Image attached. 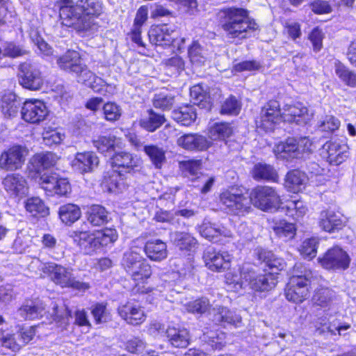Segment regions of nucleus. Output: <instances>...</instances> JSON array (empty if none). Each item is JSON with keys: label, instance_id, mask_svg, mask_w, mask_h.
<instances>
[{"label": "nucleus", "instance_id": "nucleus-14", "mask_svg": "<svg viewBox=\"0 0 356 356\" xmlns=\"http://www.w3.org/2000/svg\"><path fill=\"white\" fill-rule=\"evenodd\" d=\"M21 113L25 121L37 124L46 118L48 110L43 102L38 99H30L24 103Z\"/></svg>", "mask_w": 356, "mask_h": 356}, {"label": "nucleus", "instance_id": "nucleus-55", "mask_svg": "<svg viewBox=\"0 0 356 356\" xmlns=\"http://www.w3.org/2000/svg\"><path fill=\"white\" fill-rule=\"evenodd\" d=\"M86 16H97L102 13V4L97 0H79L76 3Z\"/></svg>", "mask_w": 356, "mask_h": 356}, {"label": "nucleus", "instance_id": "nucleus-40", "mask_svg": "<svg viewBox=\"0 0 356 356\" xmlns=\"http://www.w3.org/2000/svg\"><path fill=\"white\" fill-rule=\"evenodd\" d=\"M136 284L142 283L150 277L152 269L150 265L144 258L127 273Z\"/></svg>", "mask_w": 356, "mask_h": 356}, {"label": "nucleus", "instance_id": "nucleus-29", "mask_svg": "<svg viewBox=\"0 0 356 356\" xmlns=\"http://www.w3.org/2000/svg\"><path fill=\"white\" fill-rule=\"evenodd\" d=\"M319 225L325 232H334L343 227V222L340 213L323 211L321 213Z\"/></svg>", "mask_w": 356, "mask_h": 356}, {"label": "nucleus", "instance_id": "nucleus-35", "mask_svg": "<svg viewBox=\"0 0 356 356\" xmlns=\"http://www.w3.org/2000/svg\"><path fill=\"white\" fill-rule=\"evenodd\" d=\"M190 95L193 104L201 108L209 110L211 107L210 96L202 85L193 86L190 90Z\"/></svg>", "mask_w": 356, "mask_h": 356}, {"label": "nucleus", "instance_id": "nucleus-56", "mask_svg": "<svg viewBox=\"0 0 356 356\" xmlns=\"http://www.w3.org/2000/svg\"><path fill=\"white\" fill-rule=\"evenodd\" d=\"M175 103V96L170 93L159 92L154 95L153 105L163 111L170 110Z\"/></svg>", "mask_w": 356, "mask_h": 356}, {"label": "nucleus", "instance_id": "nucleus-44", "mask_svg": "<svg viewBox=\"0 0 356 356\" xmlns=\"http://www.w3.org/2000/svg\"><path fill=\"white\" fill-rule=\"evenodd\" d=\"M165 122L163 115L157 114L152 110L148 111V116L140 121V125L148 131L153 132L160 127Z\"/></svg>", "mask_w": 356, "mask_h": 356}, {"label": "nucleus", "instance_id": "nucleus-62", "mask_svg": "<svg viewBox=\"0 0 356 356\" xmlns=\"http://www.w3.org/2000/svg\"><path fill=\"white\" fill-rule=\"evenodd\" d=\"M324 37L323 31L318 27L313 29L309 34L308 39L312 44V49L314 52L317 53L321 50Z\"/></svg>", "mask_w": 356, "mask_h": 356}, {"label": "nucleus", "instance_id": "nucleus-49", "mask_svg": "<svg viewBox=\"0 0 356 356\" xmlns=\"http://www.w3.org/2000/svg\"><path fill=\"white\" fill-rule=\"evenodd\" d=\"M233 132L232 127L227 122L215 123L209 129V136L212 140H225Z\"/></svg>", "mask_w": 356, "mask_h": 356}, {"label": "nucleus", "instance_id": "nucleus-58", "mask_svg": "<svg viewBox=\"0 0 356 356\" xmlns=\"http://www.w3.org/2000/svg\"><path fill=\"white\" fill-rule=\"evenodd\" d=\"M91 314L97 324L108 321L111 318L110 313L104 303H96L91 307Z\"/></svg>", "mask_w": 356, "mask_h": 356}, {"label": "nucleus", "instance_id": "nucleus-36", "mask_svg": "<svg viewBox=\"0 0 356 356\" xmlns=\"http://www.w3.org/2000/svg\"><path fill=\"white\" fill-rule=\"evenodd\" d=\"M167 338L171 345L176 348H185L189 343V333L185 328H167Z\"/></svg>", "mask_w": 356, "mask_h": 356}, {"label": "nucleus", "instance_id": "nucleus-17", "mask_svg": "<svg viewBox=\"0 0 356 356\" xmlns=\"http://www.w3.org/2000/svg\"><path fill=\"white\" fill-rule=\"evenodd\" d=\"M141 161L127 152H119L111 158V164L120 173H130L140 167Z\"/></svg>", "mask_w": 356, "mask_h": 356}, {"label": "nucleus", "instance_id": "nucleus-12", "mask_svg": "<svg viewBox=\"0 0 356 356\" xmlns=\"http://www.w3.org/2000/svg\"><path fill=\"white\" fill-rule=\"evenodd\" d=\"M318 260L324 268L334 270H346L350 262L348 253L339 246L328 249Z\"/></svg>", "mask_w": 356, "mask_h": 356}, {"label": "nucleus", "instance_id": "nucleus-19", "mask_svg": "<svg viewBox=\"0 0 356 356\" xmlns=\"http://www.w3.org/2000/svg\"><path fill=\"white\" fill-rule=\"evenodd\" d=\"M197 230L203 238L209 241L216 242L221 236L228 238L232 236L230 230L221 225L211 222L207 218H204L202 224L197 227Z\"/></svg>", "mask_w": 356, "mask_h": 356}, {"label": "nucleus", "instance_id": "nucleus-10", "mask_svg": "<svg viewBox=\"0 0 356 356\" xmlns=\"http://www.w3.org/2000/svg\"><path fill=\"white\" fill-rule=\"evenodd\" d=\"M41 188L51 195L66 196L71 191V185L67 178L61 177L55 172H46L38 180Z\"/></svg>", "mask_w": 356, "mask_h": 356}, {"label": "nucleus", "instance_id": "nucleus-64", "mask_svg": "<svg viewBox=\"0 0 356 356\" xmlns=\"http://www.w3.org/2000/svg\"><path fill=\"white\" fill-rule=\"evenodd\" d=\"M127 350L132 353H140L146 348V343L138 337H134L127 341L126 344Z\"/></svg>", "mask_w": 356, "mask_h": 356}, {"label": "nucleus", "instance_id": "nucleus-13", "mask_svg": "<svg viewBox=\"0 0 356 356\" xmlns=\"http://www.w3.org/2000/svg\"><path fill=\"white\" fill-rule=\"evenodd\" d=\"M313 118V113L301 102L285 105L282 111V119L285 122L298 125L307 124Z\"/></svg>", "mask_w": 356, "mask_h": 356}, {"label": "nucleus", "instance_id": "nucleus-59", "mask_svg": "<svg viewBox=\"0 0 356 356\" xmlns=\"http://www.w3.org/2000/svg\"><path fill=\"white\" fill-rule=\"evenodd\" d=\"M318 241L315 238L306 239L300 248L301 255L309 260L316 257L317 252Z\"/></svg>", "mask_w": 356, "mask_h": 356}, {"label": "nucleus", "instance_id": "nucleus-4", "mask_svg": "<svg viewBox=\"0 0 356 356\" xmlns=\"http://www.w3.org/2000/svg\"><path fill=\"white\" fill-rule=\"evenodd\" d=\"M313 277L311 270L301 264H296L285 288L286 298L296 304L304 302L309 296Z\"/></svg>", "mask_w": 356, "mask_h": 356}, {"label": "nucleus", "instance_id": "nucleus-53", "mask_svg": "<svg viewBox=\"0 0 356 356\" xmlns=\"http://www.w3.org/2000/svg\"><path fill=\"white\" fill-rule=\"evenodd\" d=\"M124 174L120 173L117 170L113 169L104 177L103 184L110 193H116L120 189L121 177Z\"/></svg>", "mask_w": 356, "mask_h": 356}, {"label": "nucleus", "instance_id": "nucleus-57", "mask_svg": "<svg viewBox=\"0 0 356 356\" xmlns=\"http://www.w3.org/2000/svg\"><path fill=\"white\" fill-rule=\"evenodd\" d=\"M241 108V102L233 95L227 97L221 105L220 113L222 115H236Z\"/></svg>", "mask_w": 356, "mask_h": 356}, {"label": "nucleus", "instance_id": "nucleus-8", "mask_svg": "<svg viewBox=\"0 0 356 356\" xmlns=\"http://www.w3.org/2000/svg\"><path fill=\"white\" fill-rule=\"evenodd\" d=\"M311 146L312 143L307 137L288 138L276 145L273 151L277 159L291 161L302 158L305 152L311 150Z\"/></svg>", "mask_w": 356, "mask_h": 356}, {"label": "nucleus", "instance_id": "nucleus-26", "mask_svg": "<svg viewBox=\"0 0 356 356\" xmlns=\"http://www.w3.org/2000/svg\"><path fill=\"white\" fill-rule=\"evenodd\" d=\"M56 63L62 70L72 74L78 73L82 69L83 65L79 53L74 50H68L58 56Z\"/></svg>", "mask_w": 356, "mask_h": 356}, {"label": "nucleus", "instance_id": "nucleus-33", "mask_svg": "<svg viewBox=\"0 0 356 356\" xmlns=\"http://www.w3.org/2000/svg\"><path fill=\"white\" fill-rule=\"evenodd\" d=\"M196 117V109L193 105L180 106L172 112V119L184 126H190Z\"/></svg>", "mask_w": 356, "mask_h": 356}, {"label": "nucleus", "instance_id": "nucleus-51", "mask_svg": "<svg viewBox=\"0 0 356 356\" xmlns=\"http://www.w3.org/2000/svg\"><path fill=\"white\" fill-rule=\"evenodd\" d=\"M19 107L20 104L15 95L10 94L3 97L1 108L5 116H15L18 113Z\"/></svg>", "mask_w": 356, "mask_h": 356}, {"label": "nucleus", "instance_id": "nucleus-47", "mask_svg": "<svg viewBox=\"0 0 356 356\" xmlns=\"http://www.w3.org/2000/svg\"><path fill=\"white\" fill-rule=\"evenodd\" d=\"M273 229L276 235L283 238L284 241L293 238L296 232L295 225L291 222H288L286 220H280L276 222Z\"/></svg>", "mask_w": 356, "mask_h": 356}, {"label": "nucleus", "instance_id": "nucleus-45", "mask_svg": "<svg viewBox=\"0 0 356 356\" xmlns=\"http://www.w3.org/2000/svg\"><path fill=\"white\" fill-rule=\"evenodd\" d=\"M115 139V136L111 134L99 136L93 138L92 144L99 152L106 154L113 150Z\"/></svg>", "mask_w": 356, "mask_h": 356}, {"label": "nucleus", "instance_id": "nucleus-30", "mask_svg": "<svg viewBox=\"0 0 356 356\" xmlns=\"http://www.w3.org/2000/svg\"><path fill=\"white\" fill-rule=\"evenodd\" d=\"M44 307L39 302L26 300L19 309L17 315L24 320H33L42 317Z\"/></svg>", "mask_w": 356, "mask_h": 356}, {"label": "nucleus", "instance_id": "nucleus-34", "mask_svg": "<svg viewBox=\"0 0 356 356\" xmlns=\"http://www.w3.org/2000/svg\"><path fill=\"white\" fill-rule=\"evenodd\" d=\"M59 157L51 152L37 154L31 159L33 169L39 172L42 169L49 168L56 165Z\"/></svg>", "mask_w": 356, "mask_h": 356}, {"label": "nucleus", "instance_id": "nucleus-18", "mask_svg": "<svg viewBox=\"0 0 356 356\" xmlns=\"http://www.w3.org/2000/svg\"><path fill=\"white\" fill-rule=\"evenodd\" d=\"M203 259L209 269L213 271H222L229 268L231 256L226 252H216L213 248L204 251Z\"/></svg>", "mask_w": 356, "mask_h": 356}, {"label": "nucleus", "instance_id": "nucleus-42", "mask_svg": "<svg viewBox=\"0 0 356 356\" xmlns=\"http://www.w3.org/2000/svg\"><path fill=\"white\" fill-rule=\"evenodd\" d=\"M141 251L140 248L131 247L124 252L121 264L127 273L140 261H143L144 257L141 254Z\"/></svg>", "mask_w": 356, "mask_h": 356}, {"label": "nucleus", "instance_id": "nucleus-7", "mask_svg": "<svg viewBox=\"0 0 356 356\" xmlns=\"http://www.w3.org/2000/svg\"><path fill=\"white\" fill-rule=\"evenodd\" d=\"M219 203L228 213L238 216H244L252 209L250 195L234 187L220 194Z\"/></svg>", "mask_w": 356, "mask_h": 356}, {"label": "nucleus", "instance_id": "nucleus-23", "mask_svg": "<svg viewBox=\"0 0 356 356\" xmlns=\"http://www.w3.org/2000/svg\"><path fill=\"white\" fill-rule=\"evenodd\" d=\"M148 35L151 43L156 46L166 47L175 45V31L170 30L166 25L151 29Z\"/></svg>", "mask_w": 356, "mask_h": 356}, {"label": "nucleus", "instance_id": "nucleus-48", "mask_svg": "<svg viewBox=\"0 0 356 356\" xmlns=\"http://www.w3.org/2000/svg\"><path fill=\"white\" fill-rule=\"evenodd\" d=\"M26 210L33 216H45L49 213V209L44 202L39 197H31L25 202Z\"/></svg>", "mask_w": 356, "mask_h": 356}, {"label": "nucleus", "instance_id": "nucleus-1", "mask_svg": "<svg viewBox=\"0 0 356 356\" xmlns=\"http://www.w3.org/2000/svg\"><path fill=\"white\" fill-rule=\"evenodd\" d=\"M254 254L259 262L268 267L271 272L258 274L253 270H243L241 274V286H249L255 291H268L275 287L277 283L275 274L285 268L286 263L273 252L261 248H256Z\"/></svg>", "mask_w": 356, "mask_h": 356}, {"label": "nucleus", "instance_id": "nucleus-25", "mask_svg": "<svg viewBox=\"0 0 356 356\" xmlns=\"http://www.w3.org/2000/svg\"><path fill=\"white\" fill-rule=\"evenodd\" d=\"M119 315L129 324L137 325L145 320V315L141 307L128 302L118 307Z\"/></svg>", "mask_w": 356, "mask_h": 356}, {"label": "nucleus", "instance_id": "nucleus-63", "mask_svg": "<svg viewBox=\"0 0 356 356\" xmlns=\"http://www.w3.org/2000/svg\"><path fill=\"white\" fill-rule=\"evenodd\" d=\"M339 127V120L333 115H326L318 124V128L322 131L333 132L337 130Z\"/></svg>", "mask_w": 356, "mask_h": 356}, {"label": "nucleus", "instance_id": "nucleus-3", "mask_svg": "<svg viewBox=\"0 0 356 356\" xmlns=\"http://www.w3.org/2000/svg\"><path fill=\"white\" fill-rule=\"evenodd\" d=\"M222 13V28L230 38L241 40L250 38L259 28L247 9L232 7L225 10Z\"/></svg>", "mask_w": 356, "mask_h": 356}, {"label": "nucleus", "instance_id": "nucleus-9", "mask_svg": "<svg viewBox=\"0 0 356 356\" xmlns=\"http://www.w3.org/2000/svg\"><path fill=\"white\" fill-rule=\"evenodd\" d=\"M17 76L19 84L31 90L41 89L44 83V77L39 66L29 61L19 65Z\"/></svg>", "mask_w": 356, "mask_h": 356}, {"label": "nucleus", "instance_id": "nucleus-5", "mask_svg": "<svg viewBox=\"0 0 356 356\" xmlns=\"http://www.w3.org/2000/svg\"><path fill=\"white\" fill-rule=\"evenodd\" d=\"M59 13L62 24L77 32H94L97 29L95 18L86 16L83 9L77 3L74 4L72 0L61 1Z\"/></svg>", "mask_w": 356, "mask_h": 356}, {"label": "nucleus", "instance_id": "nucleus-2", "mask_svg": "<svg viewBox=\"0 0 356 356\" xmlns=\"http://www.w3.org/2000/svg\"><path fill=\"white\" fill-rule=\"evenodd\" d=\"M250 199L251 205L261 210L281 209L295 219L302 217L307 211V207L302 200H289L284 203L282 202L280 195L270 186H260L254 188L250 194Z\"/></svg>", "mask_w": 356, "mask_h": 356}, {"label": "nucleus", "instance_id": "nucleus-50", "mask_svg": "<svg viewBox=\"0 0 356 356\" xmlns=\"http://www.w3.org/2000/svg\"><path fill=\"white\" fill-rule=\"evenodd\" d=\"M143 150L156 168H160L165 159L164 150L162 148L153 145H145L143 147Z\"/></svg>", "mask_w": 356, "mask_h": 356}, {"label": "nucleus", "instance_id": "nucleus-52", "mask_svg": "<svg viewBox=\"0 0 356 356\" xmlns=\"http://www.w3.org/2000/svg\"><path fill=\"white\" fill-rule=\"evenodd\" d=\"M334 296L333 291L327 288L317 289L312 299L314 305L325 307L330 305Z\"/></svg>", "mask_w": 356, "mask_h": 356}, {"label": "nucleus", "instance_id": "nucleus-43", "mask_svg": "<svg viewBox=\"0 0 356 356\" xmlns=\"http://www.w3.org/2000/svg\"><path fill=\"white\" fill-rule=\"evenodd\" d=\"M175 245L181 250H191L197 245V240L187 232H176L172 234Z\"/></svg>", "mask_w": 356, "mask_h": 356}, {"label": "nucleus", "instance_id": "nucleus-15", "mask_svg": "<svg viewBox=\"0 0 356 356\" xmlns=\"http://www.w3.org/2000/svg\"><path fill=\"white\" fill-rule=\"evenodd\" d=\"M26 155V149L21 146L9 148L0 156V168L10 171L20 168L25 161Z\"/></svg>", "mask_w": 356, "mask_h": 356}, {"label": "nucleus", "instance_id": "nucleus-54", "mask_svg": "<svg viewBox=\"0 0 356 356\" xmlns=\"http://www.w3.org/2000/svg\"><path fill=\"white\" fill-rule=\"evenodd\" d=\"M98 250L101 248L113 243L118 238L115 229H104L95 232Z\"/></svg>", "mask_w": 356, "mask_h": 356}, {"label": "nucleus", "instance_id": "nucleus-61", "mask_svg": "<svg viewBox=\"0 0 356 356\" xmlns=\"http://www.w3.org/2000/svg\"><path fill=\"white\" fill-rule=\"evenodd\" d=\"M104 118L108 121H116L120 119L122 111L119 106L115 103L108 102L103 106Z\"/></svg>", "mask_w": 356, "mask_h": 356}, {"label": "nucleus", "instance_id": "nucleus-16", "mask_svg": "<svg viewBox=\"0 0 356 356\" xmlns=\"http://www.w3.org/2000/svg\"><path fill=\"white\" fill-rule=\"evenodd\" d=\"M2 184L4 189L10 197L22 198L29 193L26 179L19 173L7 175Z\"/></svg>", "mask_w": 356, "mask_h": 356}, {"label": "nucleus", "instance_id": "nucleus-11", "mask_svg": "<svg viewBox=\"0 0 356 356\" xmlns=\"http://www.w3.org/2000/svg\"><path fill=\"white\" fill-rule=\"evenodd\" d=\"M281 119H282V113L279 102L271 100L262 107L256 124L257 127L265 131H271Z\"/></svg>", "mask_w": 356, "mask_h": 356}, {"label": "nucleus", "instance_id": "nucleus-31", "mask_svg": "<svg viewBox=\"0 0 356 356\" xmlns=\"http://www.w3.org/2000/svg\"><path fill=\"white\" fill-rule=\"evenodd\" d=\"M144 251L152 261H160L167 257V245L160 239L148 241L145 243Z\"/></svg>", "mask_w": 356, "mask_h": 356}, {"label": "nucleus", "instance_id": "nucleus-24", "mask_svg": "<svg viewBox=\"0 0 356 356\" xmlns=\"http://www.w3.org/2000/svg\"><path fill=\"white\" fill-rule=\"evenodd\" d=\"M177 145L186 150L204 151L211 143L204 136L198 134H187L177 138Z\"/></svg>", "mask_w": 356, "mask_h": 356}, {"label": "nucleus", "instance_id": "nucleus-46", "mask_svg": "<svg viewBox=\"0 0 356 356\" xmlns=\"http://www.w3.org/2000/svg\"><path fill=\"white\" fill-rule=\"evenodd\" d=\"M334 71L341 81L348 86H356V73L350 70L347 67L340 62L334 64Z\"/></svg>", "mask_w": 356, "mask_h": 356}, {"label": "nucleus", "instance_id": "nucleus-32", "mask_svg": "<svg viewBox=\"0 0 356 356\" xmlns=\"http://www.w3.org/2000/svg\"><path fill=\"white\" fill-rule=\"evenodd\" d=\"M307 177L305 172L293 170L289 172L285 178V186L293 193H298L305 188Z\"/></svg>", "mask_w": 356, "mask_h": 356}, {"label": "nucleus", "instance_id": "nucleus-37", "mask_svg": "<svg viewBox=\"0 0 356 356\" xmlns=\"http://www.w3.org/2000/svg\"><path fill=\"white\" fill-rule=\"evenodd\" d=\"M252 177L257 181L267 180L275 181L277 175L274 168L264 163L255 164L252 170Z\"/></svg>", "mask_w": 356, "mask_h": 356}, {"label": "nucleus", "instance_id": "nucleus-27", "mask_svg": "<svg viewBox=\"0 0 356 356\" xmlns=\"http://www.w3.org/2000/svg\"><path fill=\"white\" fill-rule=\"evenodd\" d=\"M316 331L321 334H330L331 336L345 335V331L350 328L348 323H341L337 319L330 321L327 323L323 318H318L316 322Z\"/></svg>", "mask_w": 356, "mask_h": 356}, {"label": "nucleus", "instance_id": "nucleus-6", "mask_svg": "<svg viewBox=\"0 0 356 356\" xmlns=\"http://www.w3.org/2000/svg\"><path fill=\"white\" fill-rule=\"evenodd\" d=\"M39 264L42 272L48 274L51 280L61 287H71L79 291H85L90 287L89 284L76 280L72 270L64 266L52 262L42 264L38 259L32 261V264Z\"/></svg>", "mask_w": 356, "mask_h": 356}, {"label": "nucleus", "instance_id": "nucleus-38", "mask_svg": "<svg viewBox=\"0 0 356 356\" xmlns=\"http://www.w3.org/2000/svg\"><path fill=\"white\" fill-rule=\"evenodd\" d=\"M87 220L92 226H102L108 221V213L99 204L92 205L87 211Z\"/></svg>", "mask_w": 356, "mask_h": 356}, {"label": "nucleus", "instance_id": "nucleus-20", "mask_svg": "<svg viewBox=\"0 0 356 356\" xmlns=\"http://www.w3.org/2000/svg\"><path fill=\"white\" fill-rule=\"evenodd\" d=\"M98 156L93 152H79L71 162L73 170L81 174L93 171L99 165Z\"/></svg>", "mask_w": 356, "mask_h": 356}, {"label": "nucleus", "instance_id": "nucleus-41", "mask_svg": "<svg viewBox=\"0 0 356 356\" xmlns=\"http://www.w3.org/2000/svg\"><path fill=\"white\" fill-rule=\"evenodd\" d=\"M188 57L193 63L203 64L209 58V52L197 41H193L188 49Z\"/></svg>", "mask_w": 356, "mask_h": 356}, {"label": "nucleus", "instance_id": "nucleus-39", "mask_svg": "<svg viewBox=\"0 0 356 356\" xmlns=\"http://www.w3.org/2000/svg\"><path fill=\"white\" fill-rule=\"evenodd\" d=\"M59 218L67 225H71L81 217L79 207L74 204H66L59 207Z\"/></svg>", "mask_w": 356, "mask_h": 356}, {"label": "nucleus", "instance_id": "nucleus-60", "mask_svg": "<svg viewBox=\"0 0 356 356\" xmlns=\"http://www.w3.org/2000/svg\"><path fill=\"white\" fill-rule=\"evenodd\" d=\"M211 305L207 298H202L191 301L185 305L186 309L193 314H204L209 310Z\"/></svg>", "mask_w": 356, "mask_h": 356}, {"label": "nucleus", "instance_id": "nucleus-22", "mask_svg": "<svg viewBox=\"0 0 356 356\" xmlns=\"http://www.w3.org/2000/svg\"><path fill=\"white\" fill-rule=\"evenodd\" d=\"M74 243L85 254H92L98 250L95 232L76 231L72 234Z\"/></svg>", "mask_w": 356, "mask_h": 356}, {"label": "nucleus", "instance_id": "nucleus-21", "mask_svg": "<svg viewBox=\"0 0 356 356\" xmlns=\"http://www.w3.org/2000/svg\"><path fill=\"white\" fill-rule=\"evenodd\" d=\"M348 146L337 140L326 142L322 147V154L330 163L339 165L348 156Z\"/></svg>", "mask_w": 356, "mask_h": 356}, {"label": "nucleus", "instance_id": "nucleus-28", "mask_svg": "<svg viewBox=\"0 0 356 356\" xmlns=\"http://www.w3.org/2000/svg\"><path fill=\"white\" fill-rule=\"evenodd\" d=\"M213 315V321L216 323L226 325H232L238 327L241 322V318L234 312L229 310L228 308L222 306L213 307L212 309Z\"/></svg>", "mask_w": 356, "mask_h": 356}]
</instances>
